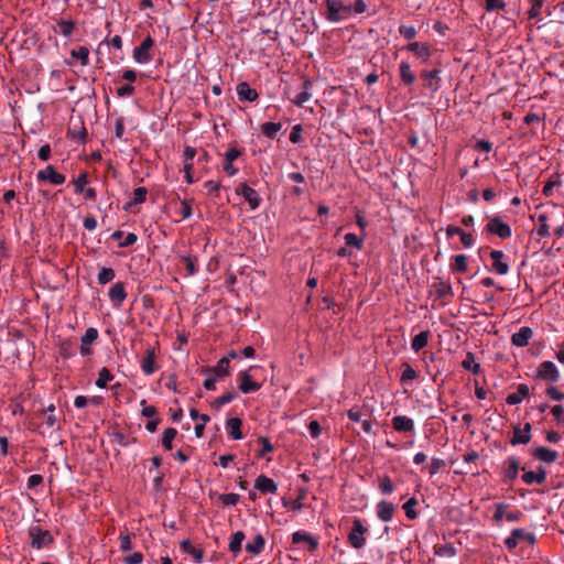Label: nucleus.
Listing matches in <instances>:
<instances>
[{
	"instance_id": "obj_24",
	"label": "nucleus",
	"mask_w": 564,
	"mask_h": 564,
	"mask_svg": "<svg viewBox=\"0 0 564 564\" xmlns=\"http://www.w3.org/2000/svg\"><path fill=\"white\" fill-rule=\"evenodd\" d=\"M532 455L535 458H538L540 460H543L545 463H553L558 457L557 452L552 451V449L546 448V447H538V448H535L533 451Z\"/></svg>"
},
{
	"instance_id": "obj_2",
	"label": "nucleus",
	"mask_w": 564,
	"mask_h": 564,
	"mask_svg": "<svg viewBox=\"0 0 564 564\" xmlns=\"http://www.w3.org/2000/svg\"><path fill=\"white\" fill-rule=\"evenodd\" d=\"M326 19L332 23H338L347 20L352 12V8L346 4L344 0H325Z\"/></svg>"
},
{
	"instance_id": "obj_26",
	"label": "nucleus",
	"mask_w": 564,
	"mask_h": 564,
	"mask_svg": "<svg viewBox=\"0 0 564 564\" xmlns=\"http://www.w3.org/2000/svg\"><path fill=\"white\" fill-rule=\"evenodd\" d=\"M265 545V540L261 534H258L253 540L246 544V551L252 555L260 554Z\"/></svg>"
},
{
	"instance_id": "obj_32",
	"label": "nucleus",
	"mask_w": 564,
	"mask_h": 564,
	"mask_svg": "<svg viewBox=\"0 0 564 564\" xmlns=\"http://www.w3.org/2000/svg\"><path fill=\"white\" fill-rule=\"evenodd\" d=\"M430 333L427 330L421 332L417 335H415L411 344L412 349L414 351H420L421 349H423L427 345Z\"/></svg>"
},
{
	"instance_id": "obj_51",
	"label": "nucleus",
	"mask_w": 564,
	"mask_h": 564,
	"mask_svg": "<svg viewBox=\"0 0 564 564\" xmlns=\"http://www.w3.org/2000/svg\"><path fill=\"white\" fill-rule=\"evenodd\" d=\"M98 337V330L94 327H90L86 330V333L84 334V336L82 337V343L84 345H90L91 343H94Z\"/></svg>"
},
{
	"instance_id": "obj_60",
	"label": "nucleus",
	"mask_w": 564,
	"mask_h": 564,
	"mask_svg": "<svg viewBox=\"0 0 564 564\" xmlns=\"http://www.w3.org/2000/svg\"><path fill=\"white\" fill-rule=\"evenodd\" d=\"M308 431L313 438H317L322 433V426L317 421H311L308 424Z\"/></svg>"
},
{
	"instance_id": "obj_29",
	"label": "nucleus",
	"mask_w": 564,
	"mask_h": 564,
	"mask_svg": "<svg viewBox=\"0 0 564 564\" xmlns=\"http://www.w3.org/2000/svg\"><path fill=\"white\" fill-rule=\"evenodd\" d=\"M311 88H312L311 83L307 80L304 82L302 85V91L299 95H296V97L293 99V102L296 106L302 107L312 97Z\"/></svg>"
},
{
	"instance_id": "obj_30",
	"label": "nucleus",
	"mask_w": 564,
	"mask_h": 564,
	"mask_svg": "<svg viewBox=\"0 0 564 564\" xmlns=\"http://www.w3.org/2000/svg\"><path fill=\"white\" fill-rule=\"evenodd\" d=\"M522 480L527 485L532 484H542L545 480V473L544 471H524L522 475Z\"/></svg>"
},
{
	"instance_id": "obj_1",
	"label": "nucleus",
	"mask_w": 564,
	"mask_h": 564,
	"mask_svg": "<svg viewBox=\"0 0 564 564\" xmlns=\"http://www.w3.org/2000/svg\"><path fill=\"white\" fill-rule=\"evenodd\" d=\"M538 228L536 234L541 237L551 235V230L557 237H561L564 231V225L561 223L564 216V208L553 204H544L538 213Z\"/></svg>"
},
{
	"instance_id": "obj_16",
	"label": "nucleus",
	"mask_w": 564,
	"mask_h": 564,
	"mask_svg": "<svg viewBox=\"0 0 564 564\" xmlns=\"http://www.w3.org/2000/svg\"><path fill=\"white\" fill-rule=\"evenodd\" d=\"M377 517L383 521L388 522L393 518V514L395 512V506L392 502H389L387 500H382L378 502L376 507Z\"/></svg>"
},
{
	"instance_id": "obj_62",
	"label": "nucleus",
	"mask_w": 564,
	"mask_h": 564,
	"mask_svg": "<svg viewBox=\"0 0 564 564\" xmlns=\"http://www.w3.org/2000/svg\"><path fill=\"white\" fill-rule=\"evenodd\" d=\"M119 540H120V549L122 551H130L132 549V543H131V539L129 536V534H123L121 533L120 536H119Z\"/></svg>"
},
{
	"instance_id": "obj_13",
	"label": "nucleus",
	"mask_w": 564,
	"mask_h": 564,
	"mask_svg": "<svg viewBox=\"0 0 564 564\" xmlns=\"http://www.w3.org/2000/svg\"><path fill=\"white\" fill-rule=\"evenodd\" d=\"M490 258L492 260V270L496 273L505 275L509 272V265L507 262L503 261L505 253L501 250H492L490 252Z\"/></svg>"
},
{
	"instance_id": "obj_44",
	"label": "nucleus",
	"mask_w": 564,
	"mask_h": 564,
	"mask_svg": "<svg viewBox=\"0 0 564 564\" xmlns=\"http://www.w3.org/2000/svg\"><path fill=\"white\" fill-rule=\"evenodd\" d=\"M436 555L444 557H453L457 554V550L452 544H444L436 547Z\"/></svg>"
},
{
	"instance_id": "obj_9",
	"label": "nucleus",
	"mask_w": 564,
	"mask_h": 564,
	"mask_svg": "<svg viewBox=\"0 0 564 564\" xmlns=\"http://www.w3.org/2000/svg\"><path fill=\"white\" fill-rule=\"evenodd\" d=\"M538 377L545 381H556L560 378V371L552 361H543L538 368Z\"/></svg>"
},
{
	"instance_id": "obj_40",
	"label": "nucleus",
	"mask_w": 564,
	"mask_h": 564,
	"mask_svg": "<svg viewBox=\"0 0 564 564\" xmlns=\"http://www.w3.org/2000/svg\"><path fill=\"white\" fill-rule=\"evenodd\" d=\"M462 367L473 373H478L480 370V366L475 361V357L471 352H467L465 359L462 361Z\"/></svg>"
},
{
	"instance_id": "obj_22",
	"label": "nucleus",
	"mask_w": 564,
	"mask_h": 564,
	"mask_svg": "<svg viewBox=\"0 0 564 564\" xmlns=\"http://www.w3.org/2000/svg\"><path fill=\"white\" fill-rule=\"evenodd\" d=\"M237 95L240 100L254 101L258 98L256 89L251 88L247 83H240L237 85Z\"/></svg>"
},
{
	"instance_id": "obj_18",
	"label": "nucleus",
	"mask_w": 564,
	"mask_h": 564,
	"mask_svg": "<svg viewBox=\"0 0 564 564\" xmlns=\"http://www.w3.org/2000/svg\"><path fill=\"white\" fill-rule=\"evenodd\" d=\"M533 332L530 327H521L517 333L512 335L511 343L517 347H524L529 344Z\"/></svg>"
},
{
	"instance_id": "obj_61",
	"label": "nucleus",
	"mask_w": 564,
	"mask_h": 564,
	"mask_svg": "<svg viewBox=\"0 0 564 564\" xmlns=\"http://www.w3.org/2000/svg\"><path fill=\"white\" fill-rule=\"evenodd\" d=\"M147 189L144 187H138L133 192V202L135 204H141L145 200Z\"/></svg>"
},
{
	"instance_id": "obj_23",
	"label": "nucleus",
	"mask_w": 564,
	"mask_h": 564,
	"mask_svg": "<svg viewBox=\"0 0 564 564\" xmlns=\"http://www.w3.org/2000/svg\"><path fill=\"white\" fill-rule=\"evenodd\" d=\"M242 421L239 417H230L226 421V430L232 440H241Z\"/></svg>"
},
{
	"instance_id": "obj_12",
	"label": "nucleus",
	"mask_w": 564,
	"mask_h": 564,
	"mask_svg": "<svg viewBox=\"0 0 564 564\" xmlns=\"http://www.w3.org/2000/svg\"><path fill=\"white\" fill-rule=\"evenodd\" d=\"M528 541L529 543L534 542V536L531 533H527L522 529H514L510 536L506 539L505 543L509 550L514 549L520 541Z\"/></svg>"
},
{
	"instance_id": "obj_28",
	"label": "nucleus",
	"mask_w": 564,
	"mask_h": 564,
	"mask_svg": "<svg viewBox=\"0 0 564 564\" xmlns=\"http://www.w3.org/2000/svg\"><path fill=\"white\" fill-rule=\"evenodd\" d=\"M530 424H525L524 429H514L513 432V444H527L530 441Z\"/></svg>"
},
{
	"instance_id": "obj_6",
	"label": "nucleus",
	"mask_w": 564,
	"mask_h": 564,
	"mask_svg": "<svg viewBox=\"0 0 564 564\" xmlns=\"http://www.w3.org/2000/svg\"><path fill=\"white\" fill-rule=\"evenodd\" d=\"M154 45V41L151 36L145 37L142 43L134 48L133 58L139 64H147L152 59L150 50Z\"/></svg>"
},
{
	"instance_id": "obj_5",
	"label": "nucleus",
	"mask_w": 564,
	"mask_h": 564,
	"mask_svg": "<svg viewBox=\"0 0 564 564\" xmlns=\"http://www.w3.org/2000/svg\"><path fill=\"white\" fill-rule=\"evenodd\" d=\"M486 229L501 239L511 237V228L508 224L503 223L499 217H492L488 220Z\"/></svg>"
},
{
	"instance_id": "obj_25",
	"label": "nucleus",
	"mask_w": 564,
	"mask_h": 564,
	"mask_svg": "<svg viewBox=\"0 0 564 564\" xmlns=\"http://www.w3.org/2000/svg\"><path fill=\"white\" fill-rule=\"evenodd\" d=\"M400 78L404 85H412L416 77L411 70V66L406 61H402L399 66Z\"/></svg>"
},
{
	"instance_id": "obj_15",
	"label": "nucleus",
	"mask_w": 564,
	"mask_h": 564,
	"mask_svg": "<svg viewBox=\"0 0 564 564\" xmlns=\"http://www.w3.org/2000/svg\"><path fill=\"white\" fill-rule=\"evenodd\" d=\"M421 78L424 82V86L429 88L432 93H435L440 88V72L436 69L433 70H423L421 73Z\"/></svg>"
},
{
	"instance_id": "obj_58",
	"label": "nucleus",
	"mask_w": 564,
	"mask_h": 564,
	"mask_svg": "<svg viewBox=\"0 0 564 564\" xmlns=\"http://www.w3.org/2000/svg\"><path fill=\"white\" fill-rule=\"evenodd\" d=\"M542 7H543L542 1L535 0L532 4L531 9L528 11V18L530 20L535 19L541 13Z\"/></svg>"
},
{
	"instance_id": "obj_35",
	"label": "nucleus",
	"mask_w": 564,
	"mask_h": 564,
	"mask_svg": "<svg viewBox=\"0 0 564 564\" xmlns=\"http://www.w3.org/2000/svg\"><path fill=\"white\" fill-rule=\"evenodd\" d=\"M281 129L282 124L280 122H264L261 126L262 133L269 139H274Z\"/></svg>"
},
{
	"instance_id": "obj_14",
	"label": "nucleus",
	"mask_w": 564,
	"mask_h": 564,
	"mask_svg": "<svg viewBox=\"0 0 564 564\" xmlns=\"http://www.w3.org/2000/svg\"><path fill=\"white\" fill-rule=\"evenodd\" d=\"M406 50L412 52L422 62H427L431 57V47L426 43L412 42L408 44Z\"/></svg>"
},
{
	"instance_id": "obj_52",
	"label": "nucleus",
	"mask_w": 564,
	"mask_h": 564,
	"mask_svg": "<svg viewBox=\"0 0 564 564\" xmlns=\"http://www.w3.org/2000/svg\"><path fill=\"white\" fill-rule=\"evenodd\" d=\"M304 497H305V491H302L295 500L283 501V506L291 508L293 510H301L303 508L302 500L304 499Z\"/></svg>"
},
{
	"instance_id": "obj_38",
	"label": "nucleus",
	"mask_w": 564,
	"mask_h": 564,
	"mask_svg": "<svg viewBox=\"0 0 564 564\" xmlns=\"http://www.w3.org/2000/svg\"><path fill=\"white\" fill-rule=\"evenodd\" d=\"M73 58L80 62L83 66H86L89 62V50L86 46H80L70 52Z\"/></svg>"
},
{
	"instance_id": "obj_43",
	"label": "nucleus",
	"mask_w": 564,
	"mask_h": 564,
	"mask_svg": "<svg viewBox=\"0 0 564 564\" xmlns=\"http://www.w3.org/2000/svg\"><path fill=\"white\" fill-rule=\"evenodd\" d=\"M57 26H58L59 33L63 34L64 36L68 37L72 35V33L75 29V23L69 20H62L58 22Z\"/></svg>"
},
{
	"instance_id": "obj_49",
	"label": "nucleus",
	"mask_w": 564,
	"mask_h": 564,
	"mask_svg": "<svg viewBox=\"0 0 564 564\" xmlns=\"http://www.w3.org/2000/svg\"><path fill=\"white\" fill-rule=\"evenodd\" d=\"M239 495L238 494H223L219 496V500L224 506H235L239 501Z\"/></svg>"
},
{
	"instance_id": "obj_47",
	"label": "nucleus",
	"mask_w": 564,
	"mask_h": 564,
	"mask_svg": "<svg viewBox=\"0 0 564 564\" xmlns=\"http://www.w3.org/2000/svg\"><path fill=\"white\" fill-rule=\"evenodd\" d=\"M519 471V463L516 458H509L508 459V467L506 470V475L510 479H514L518 476Z\"/></svg>"
},
{
	"instance_id": "obj_33",
	"label": "nucleus",
	"mask_w": 564,
	"mask_h": 564,
	"mask_svg": "<svg viewBox=\"0 0 564 564\" xmlns=\"http://www.w3.org/2000/svg\"><path fill=\"white\" fill-rule=\"evenodd\" d=\"M245 538L246 536L242 531H237L236 533H234L229 542V551L234 554L239 553L241 551Z\"/></svg>"
},
{
	"instance_id": "obj_57",
	"label": "nucleus",
	"mask_w": 564,
	"mask_h": 564,
	"mask_svg": "<svg viewBox=\"0 0 564 564\" xmlns=\"http://www.w3.org/2000/svg\"><path fill=\"white\" fill-rule=\"evenodd\" d=\"M236 398L234 392H226L219 398H217L214 402L216 406H221L224 404L230 403Z\"/></svg>"
},
{
	"instance_id": "obj_8",
	"label": "nucleus",
	"mask_w": 564,
	"mask_h": 564,
	"mask_svg": "<svg viewBox=\"0 0 564 564\" xmlns=\"http://www.w3.org/2000/svg\"><path fill=\"white\" fill-rule=\"evenodd\" d=\"M155 359V349L153 347L147 348L144 357L140 360L141 370L145 376H151L158 370Z\"/></svg>"
},
{
	"instance_id": "obj_55",
	"label": "nucleus",
	"mask_w": 564,
	"mask_h": 564,
	"mask_svg": "<svg viewBox=\"0 0 564 564\" xmlns=\"http://www.w3.org/2000/svg\"><path fill=\"white\" fill-rule=\"evenodd\" d=\"M561 185L560 176H556L554 180H550L543 187V194L545 196H550L553 193L554 187H558Z\"/></svg>"
},
{
	"instance_id": "obj_31",
	"label": "nucleus",
	"mask_w": 564,
	"mask_h": 564,
	"mask_svg": "<svg viewBox=\"0 0 564 564\" xmlns=\"http://www.w3.org/2000/svg\"><path fill=\"white\" fill-rule=\"evenodd\" d=\"M434 290L438 297L445 299L453 296V289L452 285L448 282L445 281H438L434 283Z\"/></svg>"
},
{
	"instance_id": "obj_37",
	"label": "nucleus",
	"mask_w": 564,
	"mask_h": 564,
	"mask_svg": "<svg viewBox=\"0 0 564 564\" xmlns=\"http://www.w3.org/2000/svg\"><path fill=\"white\" fill-rule=\"evenodd\" d=\"M212 370L219 378L228 376L229 357H223Z\"/></svg>"
},
{
	"instance_id": "obj_7",
	"label": "nucleus",
	"mask_w": 564,
	"mask_h": 564,
	"mask_svg": "<svg viewBox=\"0 0 564 564\" xmlns=\"http://www.w3.org/2000/svg\"><path fill=\"white\" fill-rule=\"evenodd\" d=\"M36 177L40 182H50L53 185H61L65 182V176L58 173L52 165H47L39 171Z\"/></svg>"
},
{
	"instance_id": "obj_36",
	"label": "nucleus",
	"mask_w": 564,
	"mask_h": 564,
	"mask_svg": "<svg viewBox=\"0 0 564 564\" xmlns=\"http://www.w3.org/2000/svg\"><path fill=\"white\" fill-rule=\"evenodd\" d=\"M453 271L466 272L468 270V258L465 254H456L451 264Z\"/></svg>"
},
{
	"instance_id": "obj_20",
	"label": "nucleus",
	"mask_w": 564,
	"mask_h": 564,
	"mask_svg": "<svg viewBox=\"0 0 564 564\" xmlns=\"http://www.w3.org/2000/svg\"><path fill=\"white\" fill-rule=\"evenodd\" d=\"M392 427L397 432H412L414 430V422L405 415H397L392 419Z\"/></svg>"
},
{
	"instance_id": "obj_45",
	"label": "nucleus",
	"mask_w": 564,
	"mask_h": 564,
	"mask_svg": "<svg viewBox=\"0 0 564 564\" xmlns=\"http://www.w3.org/2000/svg\"><path fill=\"white\" fill-rule=\"evenodd\" d=\"M344 239L348 247H354L358 250L362 248V239L358 238L355 234L348 232L345 235Z\"/></svg>"
},
{
	"instance_id": "obj_46",
	"label": "nucleus",
	"mask_w": 564,
	"mask_h": 564,
	"mask_svg": "<svg viewBox=\"0 0 564 564\" xmlns=\"http://www.w3.org/2000/svg\"><path fill=\"white\" fill-rule=\"evenodd\" d=\"M417 505V500L415 498H410L404 505L403 509L405 511L406 517L410 520H413L416 518L417 513L414 510V507Z\"/></svg>"
},
{
	"instance_id": "obj_63",
	"label": "nucleus",
	"mask_w": 564,
	"mask_h": 564,
	"mask_svg": "<svg viewBox=\"0 0 564 564\" xmlns=\"http://www.w3.org/2000/svg\"><path fill=\"white\" fill-rule=\"evenodd\" d=\"M506 506L502 503L496 505V510L494 513L495 521L500 522L502 519H506Z\"/></svg>"
},
{
	"instance_id": "obj_27",
	"label": "nucleus",
	"mask_w": 564,
	"mask_h": 564,
	"mask_svg": "<svg viewBox=\"0 0 564 564\" xmlns=\"http://www.w3.org/2000/svg\"><path fill=\"white\" fill-rule=\"evenodd\" d=\"M529 394V388L525 384H520L516 392L507 397L508 404L514 405L520 403Z\"/></svg>"
},
{
	"instance_id": "obj_39",
	"label": "nucleus",
	"mask_w": 564,
	"mask_h": 564,
	"mask_svg": "<svg viewBox=\"0 0 564 564\" xmlns=\"http://www.w3.org/2000/svg\"><path fill=\"white\" fill-rule=\"evenodd\" d=\"M113 379L112 373L110 370L106 367L101 368L98 373V379L96 380V386L98 388H106L108 382H110Z\"/></svg>"
},
{
	"instance_id": "obj_4",
	"label": "nucleus",
	"mask_w": 564,
	"mask_h": 564,
	"mask_svg": "<svg viewBox=\"0 0 564 564\" xmlns=\"http://www.w3.org/2000/svg\"><path fill=\"white\" fill-rule=\"evenodd\" d=\"M368 529L364 527L360 519H355L351 531L348 534V542L354 549H361L366 543L365 534Z\"/></svg>"
},
{
	"instance_id": "obj_3",
	"label": "nucleus",
	"mask_w": 564,
	"mask_h": 564,
	"mask_svg": "<svg viewBox=\"0 0 564 564\" xmlns=\"http://www.w3.org/2000/svg\"><path fill=\"white\" fill-rule=\"evenodd\" d=\"M28 536L31 546L41 550L53 543V535L47 530H43L40 525H32L28 530Z\"/></svg>"
},
{
	"instance_id": "obj_50",
	"label": "nucleus",
	"mask_w": 564,
	"mask_h": 564,
	"mask_svg": "<svg viewBox=\"0 0 564 564\" xmlns=\"http://www.w3.org/2000/svg\"><path fill=\"white\" fill-rule=\"evenodd\" d=\"M416 377H417V372L409 364H404L402 376H401V381L405 382V381L414 380Z\"/></svg>"
},
{
	"instance_id": "obj_34",
	"label": "nucleus",
	"mask_w": 564,
	"mask_h": 564,
	"mask_svg": "<svg viewBox=\"0 0 564 564\" xmlns=\"http://www.w3.org/2000/svg\"><path fill=\"white\" fill-rule=\"evenodd\" d=\"M181 549L193 556L195 562L199 563L203 560V551L196 549L189 541L185 540L181 543Z\"/></svg>"
},
{
	"instance_id": "obj_54",
	"label": "nucleus",
	"mask_w": 564,
	"mask_h": 564,
	"mask_svg": "<svg viewBox=\"0 0 564 564\" xmlns=\"http://www.w3.org/2000/svg\"><path fill=\"white\" fill-rule=\"evenodd\" d=\"M399 33L403 35L406 40H412L416 35V30L412 25H401L399 28Z\"/></svg>"
},
{
	"instance_id": "obj_10",
	"label": "nucleus",
	"mask_w": 564,
	"mask_h": 564,
	"mask_svg": "<svg viewBox=\"0 0 564 564\" xmlns=\"http://www.w3.org/2000/svg\"><path fill=\"white\" fill-rule=\"evenodd\" d=\"M236 193L245 198V200L249 204L250 209H256L260 205V197L258 193L248 186L247 184H241Z\"/></svg>"
},
{
	"instance_id": "obj_59",
	"label": "nucleus",
	"mask_w": 564,
	"mask_h": 564,
	"mask_svg": "<svg viewBox=\"0 0 564 564\" xmlns=\"http://www.w3.org/2000/svg\"><path fill=\"white\" fill-rule=\"evenodd\" d=\"M302 140V127L301 124H295L290 133V141L292 143H299Z\"/></svg>"
},
{
	"instance_id": "obj_41",
	"label": "nucleus",
	"mask_w": 564,
	"mask_h": 564,
	"mask_svg": "<svg viewBox=\"0 0 564 564\" xmlns=\"http://www.w3.org/2000/svg\"><path fill=\"white\" fill-rule=\"evenodd\" d=\"M177 431L173 427H169L163 432L162 444L166 451L172 449V442L175 438Z\"/></svg>"
},
{
	"instance_id": "obj_19",
	"label": "nucleus",
	"mask_w": 564,
	"mask_h": 564,
	"mask_svg": "<svg viewBox=\"0 0 564 564\" xmlns=\"http://www.w3.org/2000/svg\"><path fill=\"white\" fill-rule=\"evenodd\" d=\"M109 299L110 301L119 306L122 304V302L126 300L127 297V292L124 290V285L123 283L121 282H117L116 284H113L110 290H109Z\"/></svg>"
},
{
	"instance_id": "obj_56",
	"label": "nucleus",
	"mask_w": 564,
	"mask_h": 564,
	"mask_svg": "<svg viewBox=\"0 0 564 564\" xmlns=\"http://www.w3.org/2000/svg\"><path fill=\"white\" fill-rule=\"evenodd\" d=\"M379 488L386 495L393 491V485L388 476H384L380 479Z\"/></svg>"
},
{
	"instance_id": "obj_64",
	"label": "nucleus",
	"mask_w": 564,
	"mask_h": 564,
	"mask_svg": "<svg viewBox=\"0 0 564 564\" xmlns=\"http://www.w3.org/2000/svg\"><path fill=\"white\" fill-rule=\"evenodd\" d=\"M134 87L131 84L123 85L117 89L119 97H129L133 94Z\"/></svg>"
},
{
	"instance_id": "obj_53",
	"label": "nucleus",
	"mask_w": 564,
	"mask_h": 564,
	"mask_svg": "<svg viewBox=\"0 0 564 564\" xmlns=\"http://www.w3.org/2000/svg\"><path fill=\"white\" fill-rule=\"evenodd\" d=\"M182 261L184 262L186 271L189 275H193L194 273L197 272V265L193 258L184 256L182 257Z\"/></svg>"
},
{
	"instance_id": "obj_11",
	"label": "nucleus",
	"mask_w": 564,
	"mask_h": 564,
	"mask_svg": "<svg viewBox=\"0 0 564 564\" xmlns=\"http://www.w3.org/2000/svg\"><path fill=\"white\" fill-rule=\"evenodd\" d=\"M238 379H239V390L242 393L256 392L261 388V383H258L252 380V377H251L249 370L241 371L238 375Z\"/></svg>"
},
{
	"instance_id": "obj_21",
	"label": "nucleus",
	"mask_w": 564,
	"mask_h": 564,
	"mask_svg": "<svg viewBox=\"0 0 564 564\" xmlns=\"http://www.w3.org/2000/svg\"><path fill=\"white\" fill-rule=\"evenodd\" d=\"M254 488L263 494H274L278 490L276 484L263 475L259 476L254 481Z\"/></svg>"
},
{
	"instance_id": "obj_42",
	"label": "nucleus",
	"mask_w": 564,
	"mask_h": 564,
	"mask_svg": "<svg viewBox=\"0 0 564 564\" xmlns=\"http://www.w3.org/2000/svg\"><path fill=\"white\" fill-rule=\"evenodd\" d=\"M98 282L99 284H107L115 279V271L111 268H102L98 273Z\"/></svg>"
},
{
	"instance_id": "obj_48",
	"label": "nucleus",
	"mask_w": 564,
	"mask_h": 564,
	"mask_svg": "<svg viewBox=\"0 0 564 564\" xmlns=\"http://www.w3.org/2000/svg\"><path fill=\"white\" fill-rule=\"evenodd\" d=\"M74 187H75V193L77 194H80V193H84V189H86V185L88 183V180H87V174L86 173H80L76 180H74Z\"/></svg>"
},
{
	"instance_id": "obj_17",
	"label": "nucleus",
	"mask_w": 564,
	"mask_h": 564,
	"mask_svg": "<svg viewBox=\"0 0 564 564\" xmlns=\"http://www.w3.org/2000/svg\"><path fill=\"white\" fill-rule=\"evenodd\" d=\"M292 543H294V544L306 543L308 546V550L311 552L315 551L318 547L317 539L304 531L294 532L292 534Z\"/></svg>"
}]
</instances>
